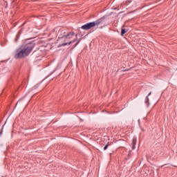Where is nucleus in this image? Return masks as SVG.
Instances as JSON below:
<instances>
[{"mask_svg": "<svg viewBox=\"0 0 177 177\" xmlns=\"http://www.w3.org/2000/svg\"><path fill=\"white\" fill-rule=\"evenodd\" d=\"M35 48V44L34 42L28 43L24 47L17 50V54L15 55V59H24V57L30 56Z\"/></svg>", "mask_w": 177, "mask_h": 177, "instance_id": "nucleus-1", "label": "nucleus"}, {"mask_svg": "<svg viewBox=\"0 0 177 177\" xmlns=\"http://www.w3.org/2000/svg\"><path fill=\"white\" fill-rule=\"evenodd\" d=\"M106 22V17H102L101 18L98 19L97 20L87 23L83 26H82V30H85L88 31V30H91L93 27H95V26H100V24H103V23Z\"/></svg>", "mask_w": 177, "mask_h": 177, "instance_id": "nucleus-2", "label": "nucleus"}, {"mask_svg": "<svg viewBox=\"0 0 177 177\" xmlns=\"http://www.w3.org/2000/svg\"><path fill=\"white\" fill-rule=\"evenodd\" d=\"M75 35L74 32H69L66 35H64L61 37H59V39H64V42H67L68 39H71Z\"/></svg>", "mask_w": 177, "mask_h": 177, "instance_id": "nucleus-3", "label": "nucleus"}, {"mask_svg": "<svg viewBox=\"0 0 177 177\" xmlns=\"http://www.w3.org/2000/svg\"><path fill=\"white\" fill-rule=\"evenodd\" d=\"M77 41H78V39L75 38L69 42H64V43L59 44L58 46H59V48H60L62 46H66V45H71V44H74V42H77Z\"/></svg>", "mask_w": 177, "mask_h": 177, "instance_id": "nucleus-4", "label": "nucleus"}, {"mask_svg": "<svg viewBox=\"0 0 177 177\" xmlns=\"http://www.w3.org/2000/svg\"><path fill=\"white\" fill-rule=\"evenodd\" d=\"M127 32H128V30L122 28V30H121V35H122V37L124 36V34H127Z\"/></svg>", "mask_w": 177, "mask_h": 177, "instance_id": "nucleus-5", "label": "nucleus"}, {"mask_svg": "<svg viewBox=\"0 0 177 177\" xmlns=\"http://www.w3.org/2000/svg\"><path fill=\"white\" fill-rule=\"evenodd\" d=\"M132 145L136 146V138H133V140H132Z\"/></svg>", "mask_w": 177, "mask_h": 177, "instance_id": "nucleus-6", "label": "nucleus"}, {"mask_svg": "<svg viewBox=\"0 0 177 177\" xmlns=\"http://www.w3.org/2000/svg\"><path fill=\"white\" fill-rule=\"evenodd\" d=\"M149 95H147V97H145V103L147 104L149 103Z\"/></svg>", "mask_w": 177, "mask_h": 177, "instance_id": "nucleus-7", "label": "nucleus"}, {"mask_svg": "<svg viewBox=\"0 0 177 177\" xmlns=\"http://www.w3.org/2000/svg\"><path fill=\"white\" fill-rule=\"evenodd\" d=\"M131 2H132V1H131V0H127V1L125 2V4H126V5H129V3H131Z\"/></svg>", "mask_w": 177, "mask_h": 177, "instance_id": "nucleus-8", "label": "nucleus"}, {"mask_svg": "<svg viewBox=\"0 0 177 177\" xmlns=\"http://www.w3.org/2000/svg\"><path fill=\"white\" fill-rule=\"evenodd\" d=\"M108 148H109V145H106L104 146V150H106Z\"/></svg>", "mask_w": 177, "mask_h": 177, "instance_id": "nucleus-9", "label": "nucleus"}, {"mask_svg": "<svg viewBox=\"0 0 177 177\" xmlns=\"http://www.w3.org/2000/svg\"><path fill=\"white\" fill-rule=\"evenodd\" d=\"M80 40H78L77 41V43L75 44V46H77L78 45V44H80Z\"/></svg>", "mask_w": 177, "mask_h": 177, "instance_id": "nucleus-10", "label": "nucleus"}, {"mask_svg": "<svg viewBox=\"0 0 177 177\" xmlns=\"http://www.w3.org/2000/svg\"><path fill=\"white\" fill-rule=\"evenodd\" d=\"M136 146V145H132V147H131L132 150H135Z\"/></svg>", "mask_w": 177, "mask_h": 177, "instance_id": "nucleus-11", "label": "nucleus"}, {"mask_svg": "<svg viewBox=\"0 0 177 177\" xmlns=\"http://www.w3.org/2000/svg\"><path fill=\"white\" fill-rule=\"evenodd\" d=\"M150 95H151V92H150V93L147 95V96H150Z\"/></svg>", "mask_w": 177, "mask_h": 177, "instance_id": "nucleus-12", "label": "nucleus"}, {"mask_svg": "<svg viewBox=\"0 0 177 177\" xmlns=\"http://www.w3.org/2000/svg\"><path fill=\"white\" fill-rule=\"evenodd\" d=\"M61 32H64V34H66V32H64L63 30H62V31H61Z\"/></svg>", "mask_w": 177, "mask_h": 177, "instance_id": "nucleus-13", "label": "nucleus"}, {"mask_svg": "<svg viewBox=\"0 0 177 177\" xmlns=\"http://www.w3.org/2000/svg\"><path fill=\"white\" fill-rule=\"evenodd\" d=\"M172 167H175L176 168L177 166H175V165H171Z\"/></svg>", "mask_w": 177, "mask_h": 177, "instance_id": "nucleus-14", "label": "nucleus"}]
</instances>
